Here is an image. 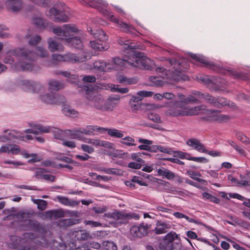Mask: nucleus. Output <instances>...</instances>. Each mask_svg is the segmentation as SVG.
Here are the masks:
<instances>
[{
  "instance_id": "obj_1",
  "label": "nucleus",
  "mask_w": 250,
  "mask_h": 250,
  "mask_svg": "<svg viewBox=\"0 0 250 250\" xmlns=\"http://www.w3.org/2000/svg\"><path fill=\"white\" fill-rule=\"evenodd\" d=\"M13 56L19 58V62L15 64V68L18 71L32 70L35 55L30 50L22 48L13 51L11 55H8L4 59V62L13 64L15 62Z\"/></svg>"
},
{
  "instance_id": "obj_2",
  "label": "nucleus",
  "mask_w": 250,
  "mask_h": 250,
  "mask_svg": "<svg viewBox=\"0 0 250 250\" xmlns=\"http://www.w3.org/2000/svg\"><path fill=\"white\" fill-rule=\"evenodd\" d=\"M77 28L70 24H64L62 27H57L53 29V33L59 37V39L64 41L69 46L77 49H82L83 43L80 38L74 37L70 38V33L77 32Z\"/></svg>"
},
{
  "instance_id": "obj_3",
  "label": "nucleus",
  "mask_w": 250,
  "mask_h": 250,
  "mask_svg": "<svg viewBox=\"0 0 250 250\" xmlns=\"http://www.w3.org/2000/svg\"><path fill=\"white\" fill-rule=\"evenodd\" d=\"M52 18L55 22H67L69 20L70 13L69 8L64 3L58 2L50 8L46 14Z\"/></svg>"
},
{
  "instance_id": "obj_4",
  "label": "nucleus",
  "mask_w": 250,
  "mask_h": 250,
  "mask_svg": "<svg viewBox=\"0 0 250 250\" xmlns=\"http://www.w3.org/2000/svg\"><path fill=\"white\" fill-rule=\"evenodd\" d=\"M165 106L168 108L166 112V114L170 116H185L194 114V111L192 109H188L182 101H170L166 103Z\"/></svg>"
},
{
  "instance_id": "obj_5",
  "label": "nucleus",
  "mask_w": 250,
  "mask_h": 250,
  "mask_svg": "<svg viewBox=\"0 0 250 250\" xmlns=\"http://www.w3.org/2000/svg\"><path fill=\"white\" fill-rule=\"evenodd\" d=\"M131 57L128 58L127 62L133 67L150 70L153 64V62L146 57H144L142 52L131 51Z\"/></svg>"
},
{
  "instance_id": "obj_6",
  "label": "nucleus",
  "mask_w": 250,
  "mask_h": 250,
  "mask_svg": "<svg viewBox=\"0 0 250 250\" xmlns=\"http://www.w3.org/2000/svg\"><path fill=\"white\" fill-rule=\"evenodd\" d=\"M83 89L86 91L85 98L87 100L93 102V106L96 109L104 111L105 101L103 96L94 91L91 85L90 86L84 85Z\"/></svg>"
},
{
  "instance_id": "obj_7",
  "label": "nucleus",
  "mask_w": 250,
  "mask_h": 250,
  "mask_svg": "<svg viewBox=\"0 0 250 250\" xmlns=\"http://www.w3.org/2000/svg\"><path fill=\"white\" fill-rule=\"evenodd\" d=\"M178 238L175 232H170L167 234L165 238L160 243L159 248L160 250H176L181 247V244L174 243L175 238Z\"/></svg>"
},
{
  "instance_id": "obj_8",
  "label": "nucleus",
  "mask_w": 250,
  "mask_h": 250,
  "mask_svg": "<svg viewBox=\"0 0 250 250\" xmlns=\"http://www.w3.org/2000/svg\"><path fill=\"white\" fill-rule=\"evenodd\" d=\"M41 100L44 102L49 104H65L66 99L63 96L58 94H46L41 95Z\"/></svg>"
},
{
  "instance_id": "obj_9",
  "label": "nucleus",
  "mask_w": 250,
  "mask_h": 250,
  "mask_svg": "<svg viewBox=\"0 0 250 250\" xmlns=\"http://www.w3.org/2000/svg\"><path fill=\"white\" fill-rule=\"evenodd\" d=\"M190 57L192 59L203 64L205 67L213 71L219 72L221 69L219 65H216L212 62L208 61L203 56L192 54L190 55Z\"/></svg>"
},
{
  "instance_id": "obj_10",
  "label": "nucleus",
  "mask_w": 250,
  "mask_h": 250,
  "mask_svg": "<svg viewBox=\"0 0 250 250\" xmlns=\"http://www.w3.org/2000/svg\"><path fill=\"white\" fill-rule=\"evenodd\" d=\"M150 227V225L143 223L139 226H133L130 229V232L135 237H142L147 234Z\"/></svg>"
},
{
  "instance_id": "obj_11",
  "label": "nucleus",
  "mask_w": 250,
  "mask_h": 250,
  "mask_svg": "<svg viewBox=\"0 0 250 250\" xmlns=\"http://www.w3.org/2000/svg\"><path fill=\"white\" fill-rule=\"evenodd\" d=\"M109 20L111 21L116 24L125 33H133V31L135 30V28L132 25L120 21L114 15L110 16Z\"/></svg>"
},
{
  "instance_id": "obj_12",
  "label": "nucleus",
  "mask_w": 250,
  "mask_h": 250,
  "mask_svg": "<svg viewBox=\"0 0 250 250\" xmlns=\"http://www.w3.org/2000/svg\"><path fill=\"white\" fill-rule=\"evenodd\" d=\"M6 6L9 11L17 13L22 9L23 3L22 0H7Z\"/></svg>"
},
{
  "instance_id": "obj_13",
  "label": "nucleus",
  "mask_w": 250,
  "mask_h": 250,
  "mask_svg": "<svg viewBox=\"0 0 250 250\" xmlns=\"http://www.w3.org/2000/svg\"><path fill=\"white\" fill-rule=\"evenodd\" d=\"M127 60L128 59H121L119 58H114L109 65H111V66L108 67L107 69L112 68L117 71L122 70L127 64H129V63L127 61Z\"/></svg>"
},
{
  "instance_id": "obj_14",
  "label": "nucleus",
  "mask_w": 250,
  "mask_h": 250,
  "mask_svg": "<svg viewBox=\"0 0 250 250\" xmlns=\"http://www.w3.org/2000/svg\"><path fill=\"white\" fill-rule=\"evenodd\" d=\"M111 217L116 220L125 221L131 218L138 219L139 216L135 213H125L123 212L116 211L112 213Z\"/></svg>"
},
{
  "instance_id": "obj_15",
  "label": "nucleus",
  "mask_w": 250,
  "mask_h": 250,
  "mask_svg": "<svg viewBox=\"0 0 250 250\" xmlns=\"http://www.w3.org/2000/svg\"><path fill=\"white\" fill-rule=\"evenodd\" d=\"M187 144L199 152H207V150L203 144L199 140L195 138L189 139L187 141Z\"/></svg>"
},
{
  "instance_id": "obj_16",
  "label": "nucleus",
  "mask_w": 250,
  "mask_h": 250,
  "mask_svg": "<svg viewBox=\"0 0 250 250\" xmlns=\"http://www.w3.org/2000/svg\"><path fill=\"white\" fill-rule=\"evenodd\" d=\"M120 98L117 97H109L105 101L104 111H112L119 104Z\"/></svg>"
},
{
  "instance_id": "obj_17",
  "label": "nucleus",
  "mask_w": 250,
  "mask_h": 250,
  "mask_svg": "<svg viewBox=\"0 0 250 250\" xmlns=\"http://www.w3.org/2000/svg\"><path fill=\"white\" fill-rule=\"evenodd\" d=\"M20 152L19 146L15 144L4 145L0 148V154L2 153L9 154L11 153L13 154H18Z\"/></svg>"
},
{
  "instance_id": "obj_18",
  "label": "nucleus",
  "mask_w": 250,
  "mask_h": 250,
  "mask_svg": "<svg viewBox=\"0 0 250 250\" xmlns=\"http://www.w3.org/2000/svg\"><path fill=\"white\" fill-rule=\"evenodd\" d=\"M24 85L27 89L32 91L33 93H39L42 92L44 89L43 87L41 84L35 82L25 81L24 82Z\"/></svg>"
},
{
  "instance_id": "obj_19",
  "label": "nucleus",
  "mask_w": 250,
  "mask_h": 250,
  "mask_svg": "<svg viewBox=\"0 0 250 250\" xmlns=\"http://www.w3.org/2000/svg\"><path fill=\"white\" fill-rule=\"evenodd\" d=\"M78 223H79V220L75 218L61 219L57 223L58 226L63 229Z\"/></svg>"
},
{
  "instance_id": "obj_20",
  "label": "nucleus",
  "mask_w": 250,
  "mask_h": 250,
  "mask_svg": "<svg viewBox=\"0 0 250 250\" xmlns=\"http://www.w3.org/2000/svg\"><path fill=\"white\" fill-rule=\"evenodd\" d=\"M45 218L50 219H57L64 216V211L62 209L48 210L43 213Z\"/></svg>"
},
{
  "instance_id": "obj_21",
  "label": "nucleus",
  "mask_w": 250,
  "mask_h": 250,
  "mask_svg": "<svg viewBox=\"0 0 250 250\" xmlns=\"http://www.w3.org/2000/svg\"><path fill=\"white\" fill-rule=\"evenodd\" d=\"M219 78L213 77L211 78V82L209 86V89L211 91H218L221 88L223 87L224 82Z\"/></svg>"
},
{
  "instance_id": "obj_22",
  "label": "nucleus",
  "mask_w": 250,
  "mask_h": 250,
  "mask_svg": "<svg viewBox=\"0 0 250 250\" xmlns=\"http://www.w3.org/2000/svg\"><path fill=\"white\" fill-rule=\"evenodd\" d=\"M152 95V92L141 91L137 92L136 95L132 96L130 101H134L136 103L137 102L141 104V102L143 97L151 96Z\"/></svg>"
},
{
  "instance_id": "obj_23",
  "label": "nucleus",
  "mask_w": 250,
  "mask_h": 250,
  "mask_svg": "<svg viewBox=\"0 0 250 250\" xmlns=\"http://www.w3.org/2000/svg\"><path fill=\"white\" fill-rule=\"evenodd\" d=\"M49 130L50 129L49 127H46L41 125H36L34 128L26 129L25 130V132L26 133H32L37 135L41 133L49 132Z\"/></svg>"
},
{
  "instance_id": "obj_24",
  "label": "nucleus",
  "mask_w": 250,
  "mask_h": 250,
  "mask_svg": "<svg viewBox=\"0 0 250 250\" xmlns=\"http://www.w3.org/2000/svg\"><path fill=\"white\" fill-rule=\"evenodd\" d=\"M91 47L94 50L97 51L106 50L109 46L105 44L104 42H100L98 40H94L90 42Z\"/></svg>"
},
{
  "instance_id": "obj_25",
  "label": "nucleus",
  "mask_w": 250,
  "mask_h": 250,
  "mask_svg": "<svg viewBox=\"0 0 250 250\" xmlns=\"http://www.w3.org/2000/svg\"><path fill=\"white\" fill-rule=\"evenodd\" d=\"M47 43L48 44V48L51 52L61 50L62 49V44L57 42L51 38L48 39Z\"/></svg>"
},
{
  "instance_id": "obj_26",
  "label": "nucleus",
  "mask_w": 250,
  "mask_h": 250,
  "mask_svg": "<svg viewBox=\"0 0 250 250\" xmlns=\"http://www.w3.org/2000/svg\"><path fill=\"white\" fill-rule=\"evenodd\" d=\"M91 33L93 35L94 37L97 39V40L100 42H104L107 40V36L106 33L102 29H99L95 31L94 32L91 29Z\"/></svg>"
},
{
  "instance_id": "obj_27",
  "label": "nucleus",
  "mask_w": 250,
  "mask_h": 250,
  "mask_svg": "<svg viewBox=\"0 0 250 250\" xmlns=\"http://www.w3.org/2000/svg\"><path fill=\"white\" fill-rule=\"evenodd\" d=\"M157 172L159 175L166 178L168 180L173 179L175 177V175L173 172L164 167L158 169Z\"/></svg>"
},
{
  "instance_id": "obj_28",
  "label": "nucleus",
  "mask_w": 250,
  "mask_h": 250,
  "mask_svg": "<svg viewBox=\"0 0 250 250\" xmlns=\"http://www.w3.org/2000/svg\"><path fill=\"white\" fill-rule=\"evenodd\" d=\"M49 88L52 90L58 91L64 87V84L57 80H51L49 82Z\"/></svg>"
},
{
  "instance_id": "obj_29",
  "label": "nucleus",
  "mask_w": 250,
  "mask_h": 250,
  "mask_svg": "<svg viewBox=\"0 0 250 250\" xmlns=\"http://www.w3.org/2000/svg\"><path fill=\"white\" fill-rule=\"evenodd\" d=\"M109 65L110 63H106L102 61H97L94 62L93 67L97 70L105 71Z\"/></svg>"
},
{
  "instance_id": "obj_30",
  "label": "nucleus",
  "mask_w": 250,
  "mask_h": 250,
  "mask_svg": "<svg viewBox=\"0 0 250 250\" xmlns=\"http://www.w3.org/2000/svg\"><path fill=\"white\" fill-rule=\"evenodd\" d=\"M63 61L73 63L81 62L83 61L81 59L74 54L67 53L63 55Z\"/></svg>"
},
{
  "instance_id": "obj_31",
  "label": "nucleus",
  "mask_w": 250,
  "mask_h": 250,
  "mask_svg": "<svg viewBox=\"0 0 250 250\" xmlns=\"http://www.w3.org/2000/svg\"><path fill=\"white\" fill-rule=\"evenodd\" d=\"M169 228V227L168 226L167 224L158 222L157 227L155 229V233L157 234L166 233L168 231V229Z\"/></svg>"
},
{
  "instance_id": "obj_32",
  "label": "nucleus",
  "mask_w": 250,
  "mask_h": 250,
  "mask_svg": "<svg viewBox=\"0 0 250 250\" xmlns=\"http://www.w3.org/2000/svg\"><path fill=\"white\" fill-rule=\"evenodd\" d=\"M187 174L188 176H190L192 179L196 180V181L200 182L205 185H207V182L204 179H202L199 178L198 177H200L201 174L199 172H194L192 170H188L187 171Z\"/></svg>"
},
{
  "instance_id": "obj_33",
  "label": "nucleus",
  "mask_w": 250,
  "mask_h": 250,
  "mask_svg": "<svg viewBox=\"0 0 250 250\" xmlns=\"http://www.w3.org/2000/svg\"><path fill=\"white\" fill-rule=\"evenodd\" d=\"M76 233L75 236L78 240L83 241L92 238L90 233L84 230H78Z\"/></svg>"
},
{
  "instance_id": "obj_34",
  "label": "nucleus",
  "mask_w": 250,
  "mask_h": 250,
  "mask_svg": "<svg viewBox=\"0 0 250 250\" xmlns=\"http://www.w3.org/2000/svg\"><path fill=\"white\" fill-rule=\"evenodd\" d=\"M118 43L121 45H124V48L125 49H130L131 51H130V55H131V51H134L133 50L137 48L136 45H134L132 42H130L129 41H124V40L120 39L118 40Z\"/></svg>"
},
{
  "instance_id": "obj_35",
  "label": "nucleus",
  "mask_w": 250,
  "mask_h": 250,
  "mask_svg": "<svg viewBox=\"0 0 250 250\" xmlns=\"http://www.w3.org/2000/svg\"><path fill=\"white\" fill-rule=\"evenodd\" d=\"M59 201L66 206L74 207L79 205V202L74 200H69L68 198L64 197H58Z\"/></svg>"
},
{
  "instance_id": "obj_36",
  "label": "nucleus",
  "mask_w": 250,
  "mask_h": 250,
  "mask_svg": "<svg viewBox=\"0 0 250 250\" xmlns=\"http://www.w3.org/2000/svg\"><path fill=\"white\" fill-rule=\"evenodd\" d=\"M138 142L140 143L143 144V145L139 146L138 148L140 150H144L147 151H149V146L152 144V141L143 138H140L138 140Z\"/></svg>"
},
{
  "instance_id": "obj_37",
  "label": "nucleus",
  "mask_w": 250,
  "mask_h": 250,
  "mask_svg": "<svg viewBox=\"0 0 250 250\" xmlns=\"http://www.w3.org/2000/svg\"><path fill=\"white\" fill-rule=\"evenodd\" d=\"M107 131L108 134L112 137L117 138H122L124 136V134L122 133L121 131H120L117 129H104Z\"/></svg>"
},
{
  "instance_id": "obj_38",
  "label": "nucleus",
  "mask_w": 250,
  "mask_h": 250,
  "mask_svg": "<svg viewBox=\"0 0 250 250\" xmlns=\"http://www.w3.org/2000/svg\"><path fill=\"white\" fill-rule=\"evenodd\" d=\"M66 104V101L65 104H62L64 105L62 108L63 113L66 116H73L76 115L78 114L77 111L73 109H71Z\"/></svg>"
},
{
  "instance_id": "obj_39",
  "label": "nucleus",
  "mask_w": 250,
  "mask_h": 250,
  "mask_svg": "<svg viewBox=\"0 0 250 250\" xmlns=\"http://www.w3.org/2000/svg\"><path fill=\"white\" fill-rule=\"evenodd\" d=\"M196 80L198 82L206 85L209 89L211 79H209L208 76L199 75L196 77Z\"/></svg>"
},
{
  "instance_id": "obj_40",
  "label": "nucleus",
  "mask_w": 250,
  "mask_h": 250,
  "mask_svg": "<svg viewBox=\"0 0 250 250\" xmlns=\"http://www.w3.org/2000/svg\"><path fill=\"white\" fill-rule=\"evenodd\" d=\"M162 78L163 77H161L160 76L159 77L151 76L149 77V80L154 86H161L164 84Z\"/></svg>"
},
{
  "instance_id": "obj_41",
  "label": "nucleus",
  "mask_w": 250,
  "mask_h": 250,
  "mask_svg": "<svg viewBox=\"0 0 250 250\" xmlns=\"http://www.w3.org/2000/svg\"><path fill=\"white\" fill-rule=\"evenodd\" d=\"M33 23L39 28H44L47 25V22L40 17H35L33 19Z\"/></svg>"
},
{
  "instance_id": "obj_42",
  "label": "nucleus",
  "mask_w": 250,
  "mask_h": 250,
  "mask_svg": "<svg viewBox=\"0 0 250 250\" xmlns=\"http://www.w3.org/2000/svg\"><path fill=\"white\" fill-rule=\"evenodd\" d=\"M63 60V55L55 54L52 56L51 63L52 65H57L62 62H64Z\"/></svg>"
},
{
  "instance_id": "obj_43",
  "label": "nucleus",
  "mask_w": 250,
  "mask_h": 250,
  "mask_svg": "<svg viewBox=\"0 0 250 250\" xmlns=\"http://www.w3.org/2000/svg\"><path fill=\"white\" fill-rule=\"evenodd\" d=\"M55 73L56 75H62L64 77L68 78L72 80H76L78 78V76L76 74H72L71 72L68 71H57Z\"/></svg>"
},
{
  "instance_id": "obj_44",
  "label": "nucleus",
  "mask_w": 250,
  "mask_h": 250,
  "mask_svg": "<svg viewBox=\"0 0 250 250\" xmlns=\"http://www.w3.org/2000/svg\"><path fill=\"white\" fill-rule=\"evenodd\" d=\"M30 51L31 52V51ZM32 52L34 53L35 55V59H36V54L42 58H46L48 56V53L47 51L45 48H44L42 47H38L36 49V53H35L33 51H32ZM34 60H35V59H34ZM34 61L35 60H34Z\"/></svg>"
},
{
  "instance_id": "obj_45",
  "label": "nucleus",
  "mask_w": 250,
  "mask_h": 250,
  "mask_svg": "<svg viewBox=\"0 0 250 250\" xmlns=\"http://www.w3.org/2000/svg\"><path fill=\"white\" fill-rule=\"evenodd\" d=\"M68 131L69 132V136L70 138L78 139L80 140H83V135L81 134L79 130H76L75 131H71L69 130Z\"/></svg>"
},
{
  "instance_id": "obj_46",
  "label": "nucleus",
  "mask_w": 250,
  "mask_h": 250,
  "mask_svg": "<svg viewBox=\"0 0 250 250\" xmlns=\"http://www.w3.org/2000/svg\"><path fill=\"white\" fill-rule=\"evenodd\" d=\"M120 143L129 146H136V144H135V140L129 136H126L123 138V140L120 141Z\"/></svg>"
},
{
  "instance_id": "obj_47",
  "label": "nucleus",
  "mask_w": 250,
  "mask_h": 250,
  "mask_svg": "<svg viewBox=\"0 0 250 250\" xmlns=\"http://www.w3.org/2000/svg\"><path fill=\"white\" fill-rule=\"evenodd\" d=\"M117 80L120 83L127 84H131L135 83L133 79H128L122 75H120L117 77Z\"/></svg>"
},
{
  "instance_id": "obj_48",
  "label": "nucleus",
  "mask_w": 250,
  "mask_h": 250,
  "mask_svg": "<svg viewBox=\"0 0 250 250\" xmlns=\"http://www.w3.org/2000/svg\"><path fill=\"white\" fill-rule=\"evenodd\" d=\"M183 73L179 70H175L172 72L171 79L176 81L184 79Z\"/></svg>"
},
{
  "instance_id": "obj_49",
  "label": "nucleus",
  "mask_w": 250,
  "mask_h": 250,
  "mask_svg": "<svg viewBox=\"0 0 250 250\" xmlns=\"http://www.w3.org/2000/svg\"><path fill=\"white\" fill-rule=\"evenodd\" d=\"M236 137L237 139L243 144L245 145L250 144V139L242 132H237L236 133Z\"/></svg>"
},
{
  "instance_id": "obj_50",
  "label": "nucleus",
  "mask_w": 250,
  "mask_h": 250,
  "mask_svg": "<svg viewBox=\"0 0 250 250\" xmlns=\"http://www.w3.org/2000/svg\"><path fill=\"white\" fill-rule=\"evenodd\" d=\"M210 112V113H217L215 118V120L217 121L222 122L229 119V117L227 116L221 114L218 110H211Z\"/></svg>"
},
{
  "instance_id": "obj_51",
  "label": "nucleus",
  "mask_w": 250,
  "mask_h": 250,
  "mask_svg": "<svg viewBox=\"0 0 250 250\" xmlns=\"http://www.w3.org/2000/svg\"><path fill=\"white\" fill-rule=\"evenodd\" d=\"M103 246L105 250H117L116 245L112 242L106 241L104 242Z\"/></svg>"
},
{
  "instance_id": "obj_52",
  "label": "nucleus",
  "mask_w": 250,
  "mask_h": 250,
  "mask_svg": "<svg viewBox=\"0 0 250 250\" xmlns=\"http://www.w3.org/2000/svg\"><path fill=\"white\" fill-rule=\"evenodd\" d=\"M205 100L212 105L217 107V98L213 97L207 93Z\"/></svg>"
},
{
  "instance_id": "obj_53",
  "label": "nucleus",
  "mask_w": 250,
  "mask_h": 250,
  "mask_svg": "<svg viewBox=\"0 0 250 250\" xmlns=\"http://www.w3.org/2000/svg\"><path fill=\"white\" fill-rule=\"evenodd\" d=\"M111 90L113 92H117L122 94L126 93L128 92L127 88H120L118 85H113L111 87Z\"/></svg>"
},
{
  "instance_id": "obj_54",
  "label": "nucleus",
  "mask_w": 250,
  "mask_h": 250,
  "mask_svg": "<svg viewBox=\"0 0 250 250\" xmlns=\"http://www.w3.org/2000/svg\"><path fill=\"white\" fill-rule=\"evenodd\" d=\"M41 40L40 36L37 35L30 38L28 41V43L31 45H35L38 43Z\"/></svg>"
},
{
  "instance_id": "obj_55",
  "label": "nucleus",
  "mask_w": 250,
  "mask_h": 250,
  "mask_svg": "<svg viewBox=\"0 0 250 250\" xmlns=\"http://www.w3.org/2000/svg\"><path fill=\"white\" fill-rule=\"evenodd\" d=\"M28 225L35 229V230H39L40 229V223L34 220H28Z\"/></svg>"
},
{
  "instance_id": "obj_56",
  "label": "nucleus",
  "mask_w": 250,
  "mask_h": 250,
  "mask_svg": "<svg viewBox=\"0 0 250 250\" xmlns=\"http://www.w3.org/2000/svg\"><path fill=\"white\" fill-rule=\"evenodd\" d=\"M156 71L157 73L161 74L160 76L161 77H163V79L165 78H168L167 77V71L166 69L164 68L163 67H157L156 68Z\"/></svg>"
},
{
  "instance_id": "obj_57",
  "label": "nucleus",
  "mask_w": 250,
  "mask_h": 250,
  "mask_svg": "<svg viewBox=\"0 0 250 250\" xmlns=\"http://www.w3.org/2000/svg\"><path fill=\"white\" fill-rule=\"evenodd\" d=\"M129 105L132 111H136L141 108V104L136 103L134 101H129Z\"/></svg>"
},
{
  "instance_id": "obj_58",
  "label": "nucleus",
  "mask_w": 250,
  "mask_h": 250,
  "mask_svg": "<svg viewBox=\"0 0 250 250\" xmlns=\"http://www.w3.org/2000/svg\"><path fill=\"white\" fill-rule=\"evenodd\" d=\"M47 171L44 168H37L35 171V177L37 178H39L40 177H42L43 178V176L45 175V173Z\"/></svg>"
},
{
  "instance_id": "obj_59",
  "label": "nucleus",
  "mask_w": 250,
  "mask_h": 250,
  "mask_svg": "<svg viewBox=\"0 0 250 250\" xmlns=\"http://www.w3.org/2000/svg\"><path fill=\"white\" fill-rule=\"evenodd\" d=\"M207 93H202L200 91H193L192 92V94L196 98L199 100V102L201 103V100L202 99H205V96H206Z\"/></svg>"
},
{
  "instance_id": "obj_60",
  "label": "nucleus",
  "mask_w": 250,
  "mask_h": 250,
  "mask_svg": "<svg viewBox=\"0 0 250 250\" xmlns=\"http://www.w3.org/2000/svg\"><path fill=\"white\" fill-rule=\"evenodd\" d=\"M227 104V101L225 98L218 97L217 98V107L220 108L223 106L226 105Z\"/></svg>"
},
{
  "instance_id": "obj_61",
  "label": "nucleus",
  "mask_w": 250,
  "mask_h": 250,
  "mask_svg": "<svg viewBox=\"0 0 250 250\" xmlns=\"http://www.w3.org/2000/svg\"><path fill=\"white\" fill-rule=\"evenodd\" d=\"M186 105L189 103H200L199 100L196 98L192 94L186 98Z\"/></svg>"
},
{
  "instance_id": "obj_62",
  "label": "nucleus",
  "mask_w": 250,
  "mask_h": 250,
  "mask_svg": "<svg viewBox=\"0 0 250 250\" xmlns=\"http://www.w3.org/2000/svg\"><path fill=\"white\" fill-rule=\"evenodd\" d=\"M148 118L156 123H161V120L159 115L153 113L148 114Z\"/></svg>"
},
{
  "instance_id": "obj_63",
  "label": "nucleus",
  "mask_w": 250,
  "mask_h": 250,
  "mask_svg": "<svg viewBox=\"0 0 250 250\" xmlns=\"http://www.w3.org/2000/svg\"><path fill=\"white\" fill-rule=\"evenodd\" d=\"M7 28L2 25H0V38H6L9 36V34L4 31L7 30Z\"/></svg>"
},
{
  "instance_id": "obj_64",
  "label": "nucleus",
  "mask_w": 250,
  "mask_h": 250,
  "mask_svg": "<svg viewBox=\"0 0 250 250\" xmlns=\"http://www.w3.org/2000/svg\"><path fill=\"white\" fill-rule=\"evenodd\" d=\"M47 202L45 200L41 199L38 205V208L40 210L43 211L47 208Z\"/></svg>"
}]
</instances>
